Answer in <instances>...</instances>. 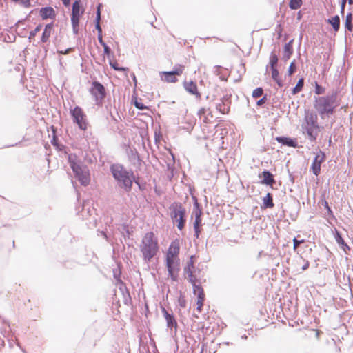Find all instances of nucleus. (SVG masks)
Masks as SVG:
<instances>
[{"label": "nucleus", "instance_id": "f3484780", "mask_svg": "<svg viewBox=\"0 0 353 353\" xmlns=\"http://www.w3.org/2000/svg\"><path fill=\"white\" fill-rule=\"evenodd\" d=\"M179 252L180 241L179 239H175L171 242L166 254L179 256Z\"/></svg>", "mask_w": 353, "mask_h": 353}, {"label": "nucleus", "instance_id": "603ef678", "mask_svg": "<svg viewBox=\"0 0 353 353\" xmlns=\"http://www.w3.org/2000/svg\"><path fill=\"white\" fill-rule=\"evenodd\" d=\"M324 206H325V208L327 210V212L329 213H332V212L330 207L328 205V203L326 201H324Z\"/></svg>", "mask_w": 353, "mask_h": 353}, {"label": "nucleus", "instance_id": "3c124183", "mask_svg": "<svg viewBox=\"0 0 353 353\" xmlns=\"http://www.w3.org/2000/svg\"><path fill=\"white\" fill-rule=\"evenodd\" d=\"M72 50V48H69L66 49L65 50H59L58 53L61 54H68Z\"/></svg>", "mask_w": 353, "mask_h": 353}, {"label": "nucleus", "instance_id": "864d4df0", "mask_svg": "<svg viewBox=\"0 0 353 353\" xmlns=\"http://www.w3.org/2000/svg\"><path fill=\"white\" fill-rule=\"evenodd\" d=\"M310 263L308 261H305L304 265L302 266V270H305L309 268Z\"/></svg>", "mask_w": 353, "mask_h": 353}, {"label": "nucleus", "instance_id": "4d7b16f0", "mask_svg": "<svg viewBox=\"0 0 353 353\" xmlns=\"http://www.w3.org/2000/svg\"><path fill=\"white\" fill-rule=\"evenodd\" d=\"M4 345V341L0 338V347H3Z\"/></svg>", "mask_w": 353, "mask_h": 353}, {"label": "nucleus", "instance_id": "f03ea898", "mask_svg": "<svg viewBox=\"0 0 353 353\" xmlns=\"http://www.w3.org/2000/svg\"><path fill=\"white\" fill-rule=\"evenodd\" d=\"M139 249L144 261H150L159 252L158 239L153 232H146L142 238Z\"/></svg>", "mask_w": 353, "mask_h": 353}, {"label": "nucleus", "instance_id": "ea45409f", "mask_svg": "<svg viewBox=\"0 0 353 353\" xmlns=\"http://www.w3.org/2000/svg\"><path fill=\"white\" fill-rule=\"evenodd\" d=\"M205 114H206L205 108H201V109H199V110L198 112L199 117H200V119L203 118V121L205 123H207L208 121H207V117L205 116Z\"/></svg>", "mask_w": 353, "mask_h": 353}, {"label": "nucleus", "instance_id": "ddd939ff", "mask_svg": "<svg viewBox=\"0 0 353 353\" xmlns=\"http://www.w3.org/2000/svg\"><path fill=\"white\" fill-rule=\"evenodd\" d=\"M90 92L96 98V100H102L105 97V89L104 86L99 82L94 81L92 83V86Z\"/></svg>", "mask_w": 353, "mask_h": 353}, {"label": "nucleus", "instance_id": "1a4fd4ad", "mask_svg": "<svg viewBox=\"0 0 353 353\" xmlns=\"http://www.w3.org/2000/svg\"><path fill=\"white\" fill-rule=\"evenodd\" d=\"M80 0H76L72 5L71 21L73 27L74 32L77 33L79 28V19L81 15L83 14L84 10H81L80 8Z\"/></svg>", "mask_w": 353, "mask_h": 353}, {"label": "nucleus", "instance_id": "f257e3e1", "mask_svg": "<svg viewBox=\"0 0 353 353\" xmlns=\"http://www.w3.org/2000/svg\"><path fill=\"white\" fill-rule=\"evenodd\" d=\"M110 171L119 186L125 191L130 192L133 181L135 179L134 172L127 170L123 165L118 163L112 165Z\"/></svg>", "mask_w": 353, "mask_h": 353}, {"label": "nucleus", "instance_id": "5fc2aeb1", "mask_svg": "<svg viewBox=\"0 0 353 353\" xmlns=\"http://www.w3.org/2000/svg\"><path fill=\"white\" fill-rule=\"evenodd\" d=\"M63 1V3L65 6H70V0H61Z\"/></svg>", "mask_w": 353, "mask_h": 353}, {"label": "nucleus", "instance_id": "b1692460", "mask_svg": "<svg viewBox=\"0 0 353 353\" xmlns=\"http://www.w3.org/2000/svg\"><path fill=\"white\" fill-rule=\"evenodd\" d=\"M194 256H191L187 265L184 268V272L186 274H191L194 272Z\"/></svg>", "mask_w": 353, "mask_h": 353}, {"label": "nucleus", "instance_id": "72a5a7b5", "mask_svg": "<svg viewBox=\"0 0 353 353\" xmlns=\"http://www.w3.org/2000/svg\"><path fill=\"white\" fill-rule=\"evenodd\" d=\"M193 214L195 216V218H201L202 210L199 208V203L197 202H196L195 204H194V208Z\"/></svg>", "mask_w": 353, "mask_h": 353}, {"label": "nucleus", "instance_id": "79ce46f5", "mask_svg": "<svg viewBox=\"0 0 353 353\" xmlns=\"http://www.w3.org/2000/svg\"><path fill=\"white\" fill-rule=\"evenodd\" d=\"M165 261H180V259L177 256L166 254Z\"/></svg>", "mask_w": 353, "mask_h": 353}, {"label": "nucleus", "instance_id": "39448f33", "mask_svg": "<svg viewBox=\"0 0 353 353\" xmlns=\"http://www.w3.org/2000/svg\"><path fill=\"white\" fill-rule=\"evenodd\" d=\"M317 120L318 117L315 113L309 110L305 111L304 123L302 127L307 132L310 139L312 141L316 139L317 134L315 130L319 129Z\"/></svg>", "mask_w": 353, "mask_h": 353}, {"label": "nucleus", "instance_id": "412c9836", "mask_svg": "<svg viewBox=\"0 0 353 353\" xmlns=\"http://www.w3.org/2000/svg\"><path fill=\"white\" fill-rule=\"evenodd\" d=\"M271 74H272V78L276 83V84L279 87H282L283 85V81L279 75V72L277 68H271Z\"/></svg>", "mask_w": 353, "mask_h": 353}, {"label": "nucleus", "instance_id": "4c0bfd02", "mask_svg": "<svg viewBox=\"0 0 353 353\" xmlns=\"http://www.w3.org/2000/svg\"><path fill=\"white\" fill-rule=\"evenodd\" d=\"M263 94V90L262 88H256L255 90H253L252 92V97L254 98H259L261 96H262Z\"/></svg>", "mask_w": 353, "mask_h": 353}, {"label": "nucleus", "instance_id": "2f4dec72", "mask_svg": "<svg viewBox=\"0 0 353 353\" xmlns=\"http://www.w3.org/2000/svg\"><path fill=\"white\" fill-rule=\"evenodd\" d=\"M187 275H188V281L192 283V285L193 286V290H194L195 287H201V285H197L196 284L197 279H196V277L194 275L193 273L188 274Z\"/></svg>", "mask_w": 353, "mask_h": 353}, {"label": "nucleus", "instance_id": "e433bc0d", "mask_svg": "<svg viewBox=\"0 0 353 353\" xmlns=\"http://www.w3.org/2000/svg\"><path fill=\"white\" fill-rule=\"evenodd\" d=\"M110 66L114 68L115 70H118V71H126L128 70V68H123V67H119L118 63L117 62H112V61H110Z\"/></svg>", "mask_w": 353, "mask_h": 353}, {"label": "nucleus", "instance_id": "37998d69", "mask_svg": "<svg viewBox=\"0 0 353 353\" xmlns=\"http://www.w3.org/2000/svg\"><path fill=\"white\" fill-rule=\"evenodd\" d=\"M304 239L299 240L296 238H294L293 239V249L294 251H296L298 248V247L303 243H304Z\"/></svg>", "mask_w": 353, "mask_h": 353}, {"label": "nucleus", "instance_id": "c85d7f7f", "mask_svg": "<svg viewBox=\"0 0 353 353\" xmlns=\"http://www.w3.org/2000/svg\"><path fill=\"white\" fill-rule=\"evenodd\" d=\"M201 226V218H195L194 223V228L195 230L196 236L198 238L200 234V228Z\"/></svg>", "mask_w": 353, "mask_h": 353}, {"label": "nucleus", "instance_id": "9d476101", "mask_svg": "<svg viewBox=\"0 0 353 353\" xmlns=\"http://www.w3.org/2000/svg\"><path fill=\"white\" fill-rule=\"evenodd\" d=\"M325 152L321 150L316 154L310 167V170L315 176H318L321 173V164L325 161Z\"/></svg>", "mask_w": 353, "mask_h": 353}, {"label": "nucleus", "instance_id": "6e6552de", "mask_svg": "<svg viewBox=\"0 0 353 353\" xmlns=\"http://www.w3.org/2000/svg\"><path fill=\"white\" fill-rule=\"evenodd\" d=\"M184 71V66L182 65H178L174 68L173 71L170 72H161L159 73L161 79L163 81L166 83H176L178 79L176 76H180Z\"/></svg>", "mask_w": 353, "mask_h": 353}, {"label": "nucleus", "instance_id": "9b49d317", "mask_svg": "<svg viewBox=\"0 0 353 353\" xmlns=\"http://www.w3.org/2000/svg\"><path fill=\"white\" fill-rule=\"evenodd\" d=\"M165 263L169 276L172 281H176L180 270V261H165Z\"/></svg>", "mask_w": 353, "mask_h": 353}, {"label": "nucleus", "instance_id": "6ab92c4d", "mask_svg": "<svg viewBox=\"0 0 353 353\" xmlns=\"http://www.w3.org/2000/svg\"><path fill=\"white\" fill-rule=\"evenodd\" d=\"M276 140L279 143L288 145L289 147L296 148L298 146L296 141L290 137H276Z\"/></svg>", "mask_w": 353, "mask_h": 353}, {"label": "nucleus", "instance_id": "423d86ee", "mask_svg": "<svg viewBox=\"0 0 353 353\" xmlns=\"http://www.w3.org/2000/svg\"><path fill=\"white\" fill-rule=\"evenodd\" d=\"M170 216L174 223H176L179 230H182L185 223V210L179 203L172 205Z\"/></svg>", "mask_w": 353, "mask_h": 353}, {"label": "nucleus", "instance_id": "6e6d98bb", "mask_svg": "<svg viewBox=\"0 0 353 353\" xmlns=\"http://www.w3.org/2000/svg\"><path fill=\"white\" fill-rule=\"evenodd\" d=\"M132 77L133 81H134V84L136 85L137 83V81L136 76H135V74L134 73L132 74Z\"/></svg>", "mask_w": 353, "mask_h": 353}, {"label": "nucleus", "instance_id": "c756f323", "mask_svg": "<svg viewBox=\"0 0 353 353\" xmlns=\"http://www.w3.org/2000/svg\"><path fill=\"white\" fill-rule=\"evenodd\" d=\"M302 0H290L289 7L292 10H297L302 6Z\"/></svg>", "mask_w": 353, "mask_h": 353}, {"label": "nucleus", "instance_id": "49530a36", "mask_svg": "<svg viewBox=\"0 0 353 353\" xmlns=\"http://www.w3.org/2000/svg\"><path fill=\"white\" fill-rule=\"evenodd\" d=\"M347 0H342L341 1V10L342 12L344 11L345 6ZM349 4L352 5L353 3V0H348Z\"/></svg>", "mask_w": 353, "mask_h": 353}, {"label": "nucleus", "instance_id": "c03bdc74", "mask_svg": "<svg viewBox=\"0 0 353 353\" xmlns=\"http://www.w3.org/2000/svg\"><path fill=\"white\" fill-rule=\"evenodd\" d=\"M325 92V89L319 85L317 83H315V93L316 94H321Z\"/></svg>", "mask_w": 353, "mask_h": 353}, {"label": "nucleus", "instance_id": "aec40b11", "mask_svg": "<svg viewBox=\"0 0 353 353\" xmlns=\"http://www.w3.org/2000/svg\"><path fill=\"white\" fill-rule=\"evenodd\" d=\"M52 31H53V24L52 23L47 24L45 26L43 32L42 33V36H41V42L46 43L48 41L50 37L51 36Z\"/></svg>", "mask_w": 353, "mask_h": 353}, {"label": "nucleus", "instance_id": "dca6fc26", "mask_svg": "<svg viewBox=\"0 0 353 353\" xmlns=\"http://www.w3.org/2000/svg\"><path fill=\"white\" fill-rule=\"evenodd\" d=\"M39 15L42 19H54L56 13L53 8L45 7L42 8L39 11Z\"/></svg>", "mask_w": 353, "mask_h": 353}, {"label": "nucleus", "instance_id": "473e14b6", "mask_svg": "<svg viewBox=\"0 0 353 353\" xmlns=\"http://www.w3.org/2000/svg\"><path fill=\"white\" fill-rule=\"evenodd\" d=\"M335 240L336 241L342 246H346V243L345 241L343 240V237L341 236V234L339 232L338 230H335Z\"/></svg>", "mask_w": 353, "mask_h": 353}, {"label": "nucleus", "instance_id": "0eeeda50", "mask_svg": "<svg viewBox=\"0 0 353 353\" xmlns=\"http://www.w3.org/2000/svg\"><path fill=\"white\" fill-rule=\"evenodd\" d=\"M70 114L73 122L76 123L81 130H86L88 126V122L83 109L79 106H76L70 109Z\"/></svg>", "mask_w": 353, "mask_h": 353}, {"label": "nucleus", "instance_id": "20e7f679", "mask_svg": "<svg viewBox=\"0 0 353 353\" xmlns=\"http://www.w3.org/2000/svg\"><path fill=\"white\" fill-rule=\"evenodd\" d=\"M335 107L334 100L330 97H318L314 103V108L321 119H324L325 114H332L334 112Z\"/></svg>", "mask_w": 353, "mask_h": 353}, {"label": "nucleus", "instance_id": "a18cd8bd", "mask_svg": "<svg viewBox=\"0 0 353 353\" xmlns=\"http://www.w3.org/2000/svg\"><path fill=\"white\" fill-rule=\"evenodd\" d=\"M134 105L137 108H138L139 110L148 109V108L146 105H145L143 103L137 101H135Z\"/></svg>", "mask_w": 353, "mask_h": 353}, {"label": "nucleus", "instance_id": "2eb2a0df", "mask_svg": "<svg viewBox=\"0 0 353 353\" xmlns=\"http://www.w3.org/2000/svg\"><path fill=\"white\" fill-rule=\"evenodd\" d=\"M161 311H162V313L166 320V323H167L168 327H169L170 329L174 327L175 330H176L177 322L175 320L174 316L169 314L168 312V311L164 307L162 308Z\"/></svg>", "mask_w": 353, "mask_h": 353}, {"label": "nucleus", "instance_id": "a211bd4d", "mask_svg": "<svg viewBox=\"0 0 353 353\" xmlns=\"http://www.w3.org/2000/svg\"><path fill=\"white\" fill-rule=\"evenodd\" d=\"M263 177V179L261 181L262 184L268 185L272 186L275 183V180L274 179L273 175L268 170H264L259 175V177Z\"/></svg>", "mask_w": 353, "mask_h": 353}, {"label": "nucleus", "instance_id": "393cba45", "mask_svg": "<svg viewBox=\"0 0 353 353\" xmlns=\"http://www.w3.org/2000/svg\"><path fill=\"white\" fill-rule=\"evenodd\" d=\"M327 22L332 25L334 31L337 32L340 28V18L338 15H336L331 19H329Z\"/></svg>", "mask_w": 353, "mask_h": 353}, {"label": "nucleus", "instance_id": "5701e85b", "mask_svg": "<svg viewBox=\"0 0 353 353\" xmlns=\"http://www.w3.org/2000/svg\"><path fill=\"white\" fill-rule=\"evenodd\" d=\"M263 204L265 208H272L274 205L273 203V199L270 193H268L267 195L263 199Z\"/></svg>", "mask_w": 353, "mask_h": 353}, {"label": "nucleus", "instance_id": "bb28decb", "mask_svg": "<svg viewBox=\"0 0 353 353\" xmlns=\"http://www.w3.org/2000/svg\"><path fill=\"white\" fill-rule=\"evenodd\" d=\"M216 109L223 114H228L230 112V106L223 101L217 104Z\"/></svg>", "mask_w": 353, "mask_h": 353}, {"label": "nucleus", "instance_id": "4be33fe9", "mask_svg": "<svg viewBox=\"0 0 353 353\" xmlns=\"http://www.w3.org/2000/svg\"><path fill=\"white\" fill-rule=\"evenodd\" d=\"M293 53L292 41L288 42L284 46L283 59L286 61L290 59Z\"/></svg>", "mask_w": 353, "mask_h": 353}, {"label": "nucleus", "instance_id": "09e8293b", "mask_svg": "<svg viewBox=\"0 0 353 353\" xmlns=\"http://www.w3.org/2000/svg\"><path fill=\"white\" fill-rule=\"evenodd\" d=\"M267 101V98L266 97H263V98H261L260 100H259L256 103L257 105H262L263 104H264Z\"/></svg>", "mask_w": 353, "mask_h": 353}, {"label": "nucleus", "instance_id": "7c9ffc66", "mask_svg": "<svg viewBox=\"0 0 353 353\" xmlns=\"http://www.w3.org/2000/svg\"><path fill=\"white\" fill-rule=\"evenodd\" d=\"M278 60H279V59L276 54L272 53L270 54V68H277Z\"/></svg>", "mask_w": 353, "mask_h": 353}, {"label": "nucleus", "instance_id": "cd10ccee", "mask_svg": "<svg viewBox=\"0 0 353 353\" xmlns=\"http://www.w3.org/2000/svg\"><path fill=\"white\" fill-rule=\"evenodd\" d=\"M304 85V79L303 78L300 79L297 82L296 86L292 90V94H296L299 92H301L303 88Z\"/></svg>", "mask_w": 353, "mask_h": 353}, {"label": "nucleus", "instance_id": "4468645a", "mask_svg": "<svg viewBox=\"0 0 353 353\" xmlns=\"http://www.w3.org/2000/svg\"><path fill=\"white\" fill-rule=\"evenodd\" d=\"M194 294L197 296L196 300V311L201 313L203 310V303L205 299V295L202 287H195L193 291Z\"/></svg>", "mask_w": 353, "mask_h": 353}, {"label": "nucleus", "instance_id": "a878e982", "mask_svg": "<svg viewBox=\"0 0 353 353\" xmlns=\"http://www.w3.org/2000/svg\"><path fill=\"white\" fill-rule=\"evenodd\" d=\"M345 27L350 32H352L353 30L352 13H348L346 15L345 21Z\"/></svg>", "mask_w": 353, "mask_h": 353}, {"label": "nucleus", "instance_id": "7ed1b4c3", "mask_svg": "<svg viewBox=\"0 0 353 353\" xmlns=\"http://www.w3.org/2000/svg\"><path fill=\"white\" fill-rule=\"evenodd\" d=\"M68 162L75 176L78 179L81 184L84 186L88 185L90 182L88 168L86 166H82L79 164L76 154H69Z\"/></svg>", "mask_w": 353, "mask_h": 353}, {"label": "nucleus", "instance_id": "a19ab883", "mask_svg": "<svg viewBox=\"0 0 353 353\" xmlns=\"http://www.w3.org/2000/svg\"><path fill=\"white\" fill-rule=\"evenodd\" d=\"M296 70V64H295V61H293L291 62L290 66H289V68H288V75L289 76H291L292 75L295 71Z\"/></svg>", "mask_w": 353, "mask_h": 353}, {"label": "nucleus", "instance_id": "8fccbe9b", "mask_svg": "<svg viewBox=\"0 0 353 353\" xmlns=\"http://www.w3.org/2000/svg\"><path fill=\"white\" fill-rule=\"evenodd\" d=\"M98 40L101 46H105V43L103 40L102 33L98 34Z\"/></svg>", "mask_w": 353, "mask_h": 353}, {"label": "nucleus", "instance_id": "f704fd0d", "mask_svg": "<svg viewBox=\"0 0 353 353\" xmlns=\"http://www.w3.org/2000/svg\"><path fill=\"white\" fill-rule=\"evenodd\" d=\"M42 26L41 24L38 25L35 29L30 32L29 40L31 41L34 38L37 32H39L41 30Z\"/></svg>", "mask_w": 353, "mask_h": 353}, {"label": "nucleus", "instance_id": "f8f14e48", "mask_svg": "<svg viewBox=\"0 0 353 353\" xmlns=\"http://www.w3.org/2000/svg\"><path fill=\"white\" fill-rule=\"evenodd\" d=\"M183 86L187 92L194 96L196 99L200 100L201 99V94L199 91L196 82L193 81H184Z\"/></svg>", "mask_w": 353, "mask_h": 353}, {"label": "nucleus", "instance_id": "58836bf2", "mask_svg": "<svg viewBox=\"0 0 353 353\" xmlns=\"http://www.w3.org/2000/svg\"><path fill=\"white\" fill-rule=\"evenodd\" d=\"M99 21H100V10H99V7L98 10H97V19H96V22H97L96 23V28L97 29L99 34L102 33V30H101V28L99 24Z\"/></svg>", "mask_w": 353, "mask_h": 353}, {"label": "nucleus", "instance_id": "de8ad7c7", "mask_svg": "<svg viewBox=\"0 0 353 353\" xmlns=\"http://www.w3.org/2000/svg\"><path fill=\"white\" fill-rule=\"evenodd\" d=\"M102 46L104 48V54L108 56L110 55V52H111L110 48L106 45V43L105 44V46Z\"/></svg>", "mask_w": 353, "mask_h": 353}, {"label": "nucleus", "instance_id": "c9c22d12", "mask_svg": "<svg viewBox=\"0 0 353 353\" xmlns=\"http://www.w3.org/2000/svg\"><path fill=\"white\" fill-rule=\"evenodd\" d=\"M178 304L182 308H185L186 307V300L185 296L181 293L180 294V296L178 299Z\"/></svg>", "mask_w": 353, "mask_h": 353}]
</instances>
